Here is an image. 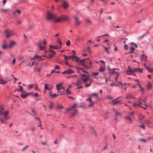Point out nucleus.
<instances>
[{
	"label": "nucleus",
	"instance_id": "nucleus-1",
	"mask_svg": "<svg viewBox=\"0 0 153 153\" xmlns=\"http://www.w3.org/2000/svg\"><path fill=\"white\" fill-rule=\"evenodd\" d=\"M0 107L1 108L0 110V115H3L4 119L7 120L10 118V117L8 115L9 112V111H4V108L2 107L1 105H0Z\"/></svg>",
	"mask_w": 153,
	"mask_h": 153
},
{
	"label": "nucleus",
	"instance_id": "nucleus-2",
	"mask_svg": "<svg viewBox=\"0 0 153 153\" xmlns=\"http://www.w3.org/2000/svg\"><path fill=\"white\" fill-rule=\"evenodd\" d=\"M56 15L52 13L50 11H48L47 13L46 18L49 21H54L55 19Z\"/></svg>",
	"mask_w": 153,
	"mask_h": 153
},
{
	"label": "nucleus",
	"instance_id": "nucleus-3",
	"mask_svg": "<svg viewBox=\"0 0 153 153\" xmlns=\"http://www.w3.org/2000/svg\"><path fill=\"white\" fill-rule=\"evenodd\" d=\"M86 60V59H79V62H80L81 65L84 67L86 69H91V67H89L85 63V60Z\"/></svg>",
	"mask_w": 153,
	"mask_h": 153
},
{
	"label": "nucleus",
	"instance_id": "nucleus-4",
	"mask_svg": "<svg viewBox=\"0 0 153 153\" xmlns=\"http://www.w3.org/2000/svg\"><path fill=\"white\" fill-rule=\"evenodd\" d=\"M81 79L84 83H86L89 79V76L83 74H81Z\"/></svg>",
	"mask_w": 153,
	"mask_h": 153
},
{
	"label": "nucleus",
	"instance_id": "nucleus-5",
	"mask_svg": "<svg viewBox=\"0 0 153 153\" xmlns=\"http://www.w3.org/2000/svg\"><path fill=\"white\" fill-rule=\"evenodd\" d=\"M42 43L43 42L42 40L39 41L38 46L39 47L40 50H44L46 47L45 46H42Z\"/></svg>",
	"mask_w": 153,
	"mask_h": 153
},
{
	"label": "nucleus",
	"instance_id": "nucleus-6",
	"mask_svg": "<svg viewBox=\"0 0 153 153\" xmlns=\"http://www.w3.org/2000/svg\"><path fill=\"white\" fill-rule=\"evenodd\" d=\"M35 59H37L39 61H42L44 60L43 59L41 58V56L37 55H35L33 57L31 58V59L32 60H34Z\"/></svg>",
	"mask_w": 153,
	"mask_h": 153
},
{
	"label": "nucleus",
	"instance_id": "nucleus-7",
	"mask_svg": "<svg viewBox=\"0 0 153 153\" xmlns=\"http://www.w3.org/2000/svg\"><path fill=\"white\" fill-rule=\"evenodd\" d=\"M4 33L5 34V37L8 38L11 36V30L9 29L6 30L4 31Z\"/></svg>",
	"mask_w": 153,
	"mask_h": 153
},
{
	"label": "nucleus",
	"instance_id": "nucleus-8",
	"mask_svg": "<svg viewBox=\"0 0 153 153\" xmlns=\"http://www.w3.org/2000/svg\"><path fill=\"white\" fill-rule=\"evenodd\" d=\"M74 20L76 25H78L80 23V22L79 21V18L77 16L74 17Z\"/></svg>",
	"mask_w": 153,
	"mask_h": 153
},
{
	"label": "nucleus",
	"instance_id": "nucleus-9",
	"mask_svg": "<svg viewBox=\"0 0 153 153\" xmlns=\"http://www.w3.org/2000/svg\"><path fill=\"white\" fill-rule=\"evenodd\" d=\"M113 111L115 113V114L116 116L118 117H120L121 116V113L117 111V110L115 108H113Z\"/></svg>",
	"mask_w": 153,
	"mask_h": 153
},
{
	"label": "nucleus",
	"instance_id": "nucleus-10",
	"mask_svg": "<svg viewBox=\"0 0 153 153\" xmlns=\"http://www.w3.org/2000/svg\"><path fill=\"white\" fill-rule=\"evenodd\" d=\"M10 80L11 79H9L7 80L6 81H5L2 78H0V84L2 85H4V84L7 83L8 81Z\"/></svg>",
	"mask_w": 153,
	"mask_h": 153
},
{
	"label": "nucleus",
	"instance_id": "nucleus-11",
	"mask_svg": "<svg viewBox=\"0 0 153 153\" xmlns=\"http://www.w3.org/2000/svg\"><path fill=\"white\" fill-rule=\"evenodd\" d=\"M121 97H119L117 98L115 100H114L113 101H112L111 102V103H113V105H115V104L117 103L118 102H119L120 101V100H117L120 98Z\"/></svg>",
	"mask_w": 153,
	"mask_h": 153
},
{
	"label": "nucleus",
	"instance_id": "nucleus-12",
	"mask_svg": "<svg viewBox=\"0 0 153 153\" xmlns=\"http://www.w3.org/2000/svg\"><path fill=\"white\" fill-rule=\"evenodd\" d=\"M118 70V69L117 68H114L112 69H108V70L109 71V74H113L114 73H116V72H115L114 71L115 70Z\"/></svg>",
	"mask_w": 153,
	"mask_h": 153
},
{
	"label": "nucleus",
	"instance_id": "nucleus-13",
	"mask_svg": "<svg viewBox=\"0 0 153 153\" xmlns=\"http://www.w3.org/2000/svg\"><path fill=\"white\" fill-rule=\"evenodd\" d=\"M50 48H53L54 49H59L61 48V46H52L50 45L49 46Z\"/></svg>",
	"mask_w": 153,
	"mask_h": 153
},
{
	"label": "nucleus",
	"instance_id": "nucleus-14",
	"mask_svg": "<svg viewBox=\"0 0 153 153\" xmlns=\"http://www.w3.org/2000/svg\"><path fill=\"white\" fill-rule=\"evenodd\" d=\"M147 57L146 55H145L144 54H143L141 55V59L142 60L145 61L146 62V59L147 58Z\"/></svg>",
	"mask_w": 153,
	"mask_h": 153
},
{
	"label": "nucleus",
	"instance_id": "nucleus-15",
	"mask_svg": "<svg viewBox=\"0 0 153 153\" xmlns=\"http://www.w3.org/2000/svg\"><path fill=\"white\" fill-rule=\"evenodd\" d=\"M82 84V82L81 80L78 79L77 80V83H75L74 84L77 86H79L80 85Z\"/></svg>",
	"mask_w": 153,
	"mask_h": 153
},
{
	"label": "nucleus",
	"instance_id": "nucleus-16",
	"mask_svg": "<svg viewBox=\"0 0 153 153\" xmlns=\"http://www.w3.org/2000/svg\"><path fill=\"white\" fill-rule=\"evenodd\" d=\"M66 74H72L74 73V71L71 69H69L68 70H66Z\"/></svg>",
	"mask_w": 153,
	"mask_h": 153
},
{
	"label": "nucleus",
	"instance_id": "nucleus-17",
	"mask_svg": "<svg viewBox=\"0 0 153 153\" xmlns=\"http://www.w3.org/2000/svg\"><path fill=\"white\" fill-rule=\"evenodd\" d=\"M134 72H136L137 71H138L140 73L142 72V70L141 69H140L139 68H135L134 69Z\"/></svg>",
	"mask_w": 153,
	"mask_h": 153
},
{
	"label": "nucleus",
	"instance_id": "nucleus-18",
	"mask_svg": "<svg viewBox=\"0 0 153 153\" xmlns=\"http://www.w3.org/2000/svg\"><path fill=\"white\" fill-rule=\"evenodd\" d=\"M133 72H134V70L130 69V70H127L126 71V73L127 74L130 75L131 74H133Z\"/></svg>",
	"mask_w": 153,
	"mask_h": 153
},
{
	"label": "nucleus",
	"instance_id": "nucleus-19",
	"mask_svg": "<svg viewBox=\"0 0 153 153\" xmlns=\"http://www.w3.org/2000/svg\"><path fill=\"white\" fill-rule=\"evenodd\" d=\"M62 83H59L58 84H57L56 85V88L57 90L59 91V90L60 89H61L62 88L61 87V86H62Z\"/></svg>",
	"mask_w": 153,
	"mask_h": 153
},
{
	"label": "nucleus",
	"instance_id": "nucleus-20",
	"mask_svg": "<svg viewBox=\"0 0 153 153\" xmlns=\"http://www.w3.org/2000/svg\"><path fill=\"white\" fill-rule=\"evenodd\" d=\"M19 87L20 88V89H16V90L15 91H17L18 92H19L21 91L22 93H26V92H24L22 88V86H20V85H19Z\"/></svg>",
	"mask_w": 153,
	"mask_h": 153
},
{
	"label": "nucleus",
	"instance_id": "nucleus-21",
	"mask_svg": "<svg viewBox=\"0 0 153 153\" xmlns=\"http://www.w3.org/2000/svg\"><path fill=\"white\" fill-rule=\"evenodd\" d=\"M16 44L15 42L14 41H12L10 42V43L9 44L8 47L9 48H11L13 46H14Z\"/></svg>",
	"mask_w": 153,
	"mask_h": 153
},
{
	"label": "nucleus",
	"instance_id": "nucleus-22",
	"mask_svg": "<svg viewBox=\"0 0 153 153\" xmlns=\"http://www.w3.org/2000/svg\"><path fill=\"white\" fill-rule=\"evenodd\" d=\"M68 4L66 3L65 2H63L62 3V6L65 9H67L68 7Z\"/></svg>",
	"mask_w": 153,
	"mask_h": 153
},
{
	"label": "nucleus",
	"instance_id": "nucleus-23",
	"mask_svg": "<svg viewBox=\"0 0 153 153\" xmlns=\"http://www.w3.org/2000/svg\"><path fill=\"white\" fill-rule=\"evenodd\" d=\"M48 85L49 86L48 87L47 84H45V85L44 89L45 90H47L48 91H50L51 89H49V86H51V85L50 84H49Z\"/></svg>",
	"mask_w": 153,
	"mask_h": 153
},
{
	"label": "nucleus",
	"instance_id": "nucleus-24",
	"mask_svg": "<svg viewBox=\"0 0 153 153\" xmlns=\"http://www.w3.org/2000/svg\"><path fill=\"white\" fill-rule=\"evenodd\" d=\"M62 21V19L61 17L59 18L58 19H56V16L55 19L54 21V22H59Z\"/></svg>",
	"mask_w": 153,
	"mask_h": 153
},
{
	"label": "nucleus",
	"instance_id": "nucleus-25",
	"mask_svg": "<svg viewBox=\"0 0 153 153\" xmlns=\"http://www.w3.org/2000/svg\"><path fill=\"white\" fill-rule=\"evenodd\" d=\"M50 96L52 98H53L55 97H57L58 95L56 94H52L51 92H50Z\"/></svg>",
	"mask_w": 153,
	"mask_h": 153
},
{
	"label": "nucleus",
	"instance_id": "nucleus-26",
	"mask_svg": "<svg viewBox=\"0 0 153 153\" xmlns=\"http://www.w3.org/2000/svg\"><path fill=\"white\" fill-rule=\"evenodd\" d=\"M130 49L131 51L128 52V53H131L134 52V51L135 50V48L134 47H131L130 48Z\"/></svg>",
	"mask_w": 153,
	"mask_h": 153
},
{
	"label": "nucleus",
	"instance_id": "nucleus-27",
	"mask_svg": "<svg viewBox=\"0 0 153 153\" xmlns=\"http://www.w3.org/2000/svg\"><path fill=\"white\" fill-rule=\"evenodd\" d=\"M125 119L128 120L130 122H131L132 121V117H130V116H128L126 117L125 118Z\"/></svg>",
	"mask_w": 153,
	"mask_h": 153
},
{
	"label": "nucleus",
	"instance_id": "nucleus-28",
	"mask_svg": "<svg viewBox=\"0 0 153 153\" xmlns=\"http://www.w3.org/2000/svg\"><path fill=\"white\" fill-rule=\"evenodd\" d=\"M129 98H135L133 96V95L131 94H129L128 95H127L126 96V98L128 99Z\"/></svg>",
	"mask_w": 153,
	"mask_h": 153
},
{
	"label": "nucleus",
	"instance_id": "nucleus-29",
	"mask_svg": "<svg viewBox=\"0 0 153 153\" xmlns=\"http://www.w3.org/2000/svg\"><path fill=\"white\" fill-rule=\"evenodd\" d=\"M85 63L87 65V64L89 63L90 64V66H88L89 67H91V66L92 65V63L91 62L90 60L89 61H85Z\"/></svg>",
	"mask_w": 153,
	"mask_h": 153
},
{
	"label": "nucleus",
	"instance_id": "nucleus-30",
	"mask_svg": "<svg viewBox=\"0 0 153 153\" xmlns=\"http://www.w3.org/2000/svg\"><path fill=\"white\" fill-rule=\"evenodd\" d=\"M92 84V81L90 80V82L88 83H86L85 85V86L86 87H88L91 86Z\"/></svg>",
	"mask_w": 153,
	"mask_h": 153
},
{
	"label": "nucleus",
	"instance_id": "nucleus-31",
	"mask_svg": "<svg viewBox=\"0 0 153 153\" xmlns=\"http://www.w3.org/2000/svg\"><path fill=\"white\" fill-rule=\"evenodd\" d=\"M74 112L71 114V115L73 116H74L75 115L78 113V110L77 109L74 110Z\"/></svg>",
	"mask_w": 153,
	"mask_h": 153
},
{
	"label": "nucleus",
	"instance_id": "nucleus-32",
	"mask_svg": "<svg viewBox=\"0 0 153 153\" xmlns=\"http://www.w3.org/2000/svg\"><path fill=\"white\" fill-rule=\"evenodd\" d=\"M56 107L58 109H62L63 108V107L59 104H58L57 105Z\"/></svg>",
	"mask_w": 153,
	"mask_h": 153
},
{
	"label": "nucleus",
	"instance_id": "nucleus-33",
	"mask_svg": "<svg viewBox=\"0 0 153 153\" xmlns=\"http://www.w3.org/2000/svg\"><path fill=\"white\" fill-rule=\"evenodd\" d=\"M57 42L58 44L60 45V46L62 45V43L59 38H57Z\"/></svg>",
	"mask_w": 153,
	"mask_h": 153
},
{
	"label": "nucleus",
	"instance_id": "nucleus-34",
	"mask_svg": "<svg viewBox=\"0 0 153 153\" xmlns=\"http://www.w3.org/2000/svg\"><path fill=\"white\" fill-rule=\"evenodd\" d=\"M146 69L150 72H153V68H150L149 67H146Z\"/></svg>",
	"mask_w": 153,
	"mask_h": 153
},
{
	"label": "nucleus",
	"instance_id": "nucleus-35",
	"mask_svg": "<svg viewBox=\"0 0 153 153\" xmlns=\"http://www.w3.org/2000/svg\"><path fill=\"white\" fill-rule=\"evenodd\" d=\"M116 81L118 84V85H119V86L120 85H126V83H123L122 82H119V81H117H117Z\"/></svg>",
	"mask_w": 153,
	"mask_h": 153
},
{
	"label": "nucleus",
	"instance_id": "nucleus-36",
	"mask_svg": "<svg viewBox=\"0 0 153 153\" xmlns=\"http://www.w3.org/2000/svg\"><path fill=\"white\" fill-rule=\"evenodd\" d=\"M34 27V25H29L28 27L27 30H30L32 29Z\"/></svg>",
	"mask_w": 153,
	"mask_h": 153
},
{
	"label": "nucleus",
	"instance_id": "nucleus-37",
	"mask_svg": "<svg viewBox=\"0 0 153 153\" xmlns=\"http://www.w3.org/2000/svg\"><path fill=\"white\" fill-rule=\"evenodd\" d=\"M66 93L68 94H71V91L69 90V88H67L66 90Z\"/></svg>",
	"mask_w": 153,
	"mask_h": 153
},
{
	"label": "nucleus",
	"instance_id": "nucleus-38",
	"mask_svg": "<svg viewBox=\"0 0 153 153\" xmlns=\"http://www.w3.org/2000/svg\"><path fill=\"white\" fill-rule=\"evenodd\" d=\"M152 87V85L150 84V82H149L148 85H147V89H149L151 88Z\"/></svg>",
	"mask_w": 153,
	"mask_h": 153
},
{
	"label": "nucleus",
	"instance_id": "nucleus-39",
	"mask_svg": "<svg viewBox=\"0 0 153 153\" xmlns=\"http://www.w3.org/2000/svg\"><path fill=\"white\" fill-rule=\"evenodd\" d=\"M62 21H65L67 19V18L64 16H61Z\"/></svg>",
	"mask_w": 153,
	"mask_h": 153
},
{
	"label": "nucleus",
	"instance_id": "nucleus-40",
	"mask_svg": "<svg viewBox=\"0 0 153 153\" xmlns=\"http://www.w3.org/2000/svg\"><path fill=\"white\" fill-rule=\"evenodd\" d=\"M111 86H119V85H117L116 84V82H113L111 84Z\"/></svg>",
	"mask_w": 153,
	"mask_h": 153
},
{
	"label": "nucleus",
	"instance_id": "nucleus-41",
	"mask_svg": "<svg viewBox=\"0 0 153 153\" xmlns=\"http://www.w3.org/2000/svg\"><path fill=\"white\" fill-rule=\"evenodd\" d=\"M144 118V116L141 114H140L139 117V119L140 120H142Z\"/></svg>",
	"mask_w": 153,
	"mask_h": 153
},
{
	"label": "nucleus",
	"instance_id": "nucleus-42",
	"mask_svg": "<svg viewBox=\"0 0 153 153\" xmlns=\"http://www.w3.org/2000/svg\"><path fill=\"white\" fill-rule=\"evenodd\" d=\"M77 105V103H75L74 105H73L71 106V108H72L73 110L75 109L74 108L76 107V106Z\"/></svg>",
	"mask_w": 153,
	"mask_h": 153
},
{
	"label": "nucleus",
	"instance_id": "nucleus-43",
	"mask_svg": "<svg viewBox=\"0 0 153 153\" xmlns=\"http://www.w3.org/2000/svg\"><path fill=\"white\" fill-rule=\"evenodd\" d=\"M90 103L88 105V107H90L93 106L94 104V102L92 101L91 102H90Z\"/></svg>",
	"mask_w": 153,
	"mask_h": 153
},
{
	"label": "nucleus",
	"instance_id": "nucleus-44",
	"mask_svg": "<svg viewBox=\"0 0 153 153\" xmlns=\"http://www.w3.org/2000/svg\"><path fill=\"white\" fill-rule=\"evenodd\" d=\"M91 133L93 134L95 136H97V134L96 131H94V129H93L91 131Z\"/></svg>",
	"mask_w": 153,
	"mask_h": 153
},
{
	"label": "nucleus",
	"instance_id": "nucleus-45",
	"mask_svg": "<svg viewBox=\"0 0 153 153\" xmlns=\"http://www.w3.org/2000/svg\"><path fill=\"white\" fill-rule=\"evenodd\" d=\"M53 102H51L50 103V104L49 105V108L50 109H51L53 108Z\"/></svg>",
	"mask_w": 153,
	"mask_h": 153
},
{
	"label": "nucleus",
	"instance_id": "nucleus-46",
	"mask_svg": "<svg viewBox=\"0 0 153 153\" xmlns=\"http://www.w3.org/2000/svg\"><path fill=\"white\" fill-rule=\"evenodd\" d=\"M105 69L104 68L101 67L99 68V71L100 72H102L104 71L105 70Z\"/></svg>",
	"mask_w": 153,
	"mask_h": 153
},
{
	"label": "nucleus",
	"instance_id": "nucleus-47",
	"mask_svg": "<svg viewBox=\"0 0 153 153\" xmlns=\"http://www.w3.org/2000/svg\"><path fill=\"white\" fill-rule=\"evenodd\" d=\"M78 70H80L82 71L84 73H86L87 74H88V72L84 71L82 68H79L78 69Z\"/></svg>",
	"mask_w": 153,
	"mask_h": 153
},
{
	"label": "nucleus",
	"instance_id": "nucleus-48",
	"mask_svg": "<svg viewBox=\"0 0 153 153\" xmlns=\"http://www.w3.org/2000/svg\"><path fill=\"white\" fill-rule=\"evenodd\" d=\"M103 11V9L102 8H101L100 9V15L99 16V17H100L102 13V12Z\"/></svg>",
	"mask_w": 153,
	"mask_h": 153
},
{
	"label": "nucleus",
	"instance_id": "nucleus-49",
	"mask_svg": "<svg viewBox=\"0 0 153 153\" xmlns=\"http://www.w3.org/2000/svg\"><path fill=\"white\" fill-rule=\"evenodd\" d=\"M100 1L104 3V4H106L107 2V0H100Z\"/></svg>",
	"mask_w": 153,
	"mask_h": 153
},
{
	"label": "nucleus",
	"instance_id": "nucleus-50",
	"mask_svg": "<svg viewBox=\"0 0 153 153\" xmlns=\"http://www.w3.org/2000/svg\"><path fill=\"white\" fill-rule=\"evenodd\" d=\"M87 51L90 53H91V52L90 50V48L89 47H88L87 48Z\"/></svg>",
	"mask_w": 153,
	"mask_h": 153
},
{
	"label": "nucleus",
	"instance_id": "nucleus-51",
	"mask_svg": "<svg viewBox=\"0 0 153 153\" xmlns=\"http://www.w3.org/2000/svg\"><path fill=\"white\" fill-rule=\"evenodd\" d=\"M131 45L132 46H134L136 48L137 47V46L136 44L134 42H131Z\"/></svg>",
	"mask_w": 153,
	"mask_h": 153
},
{
	"label": "nucleus",
	"instance_id": "nucleus-52",
	"mask_svg": "<svg viewBox=\"0 0 153 153\" xmlns=\"http://www.w3.org/2000/svg\"><path fill=\"white\" fill-rule=\"evenodd\" d=\"M21 97L23 98H25L27 97L26 94H21Z\"/></svg>",
	"mask_w": 153,
	"mask_h": 153
},
{
	"label": "nucleus",
	"instance_id": "nucleus-53",
	"mask_svg": "<svg viewBox=\"0 0 153 153\" xmlns=\"http://www.w3.org/2000/svg\"><path fill=\"white\" fill-rule=\"evenodd\" d=\"M139 140L142 141L143 143H146L147 141V140L143 139H140Z\"/></svg>",
	"mask_w": 153,
	"mask_h": 153
},
{
	"label": "nucleus",
	"instance_id": "nucleus-54",
	"mask_svg": "<svg viewBox=\"0 0 153 153\" xmlns=\"http://www.w3.org/2000/svg\"><path fill=\"white\" fill-rule=\"evenodd\" d=\"M116 73L117 74V76L115 77V80L116 81H117L119 76V74L118 73Z\"/></svg>",
	"mask_w": 153,
	"mask_h": 153
},
{
	"label": "nucleus",
	"instance_id": "nucleus-55",
	"mask_svg": "<svg viewBox=\"0 0 153 153\" xmlns=\"http://www.w3.org/2000/svg\"><path fill=\"white\" fill-rule=\"evenodd\" d=\"M91 95L92 97H97V94L96 93H94L91 94Z\"/></svg>",
	"mask_w": 153,
	"mask_h": 153
},
{
	"label": "nucleus",
	"instance_id": "nucleus-56",
	"mask_svg": "<svg viewBox=\"0 0 153 153\" xmlns=\"http://www.w3.org/2000/svg\"><path fill=\"white\" fill-rule=\"evenodd\" d=\"M86 101H88L90 102H91L93 101L91 100V97H90L88 99H87L86 100Z\"/></svg>",
	"mask_w": 153,
	"mask_h": 153
},
{
	"label": "nucleus",
	"instance_id": "nucleus-57",
	"mask_svg": "<svg viewBox=\"0 0 153 153\" xmlns=\"http://www.w3.org/2000/svg\"><path fill=\"white\" fill-rule=\"evenodd\" d=\"M34 63H35V62H33L32 63V64L31 65L30 63H29L28 64H27V66H30V67H31L32 66H33Z\"/></svg>",
	"mask_w": 153,
	"mask_h": 153
},
{
	"label": "nucleus",
	"instance_id": "nucleus-58",
	"mask_svg": "<svg viewBox=\"0 0 153 153\" xmlns=\"http://www.w3.org/2000/svg\"><path fill=\"white\" fill-rule=\"evenodd\" d=\"M75 55H73V56H68V58L69 59H73L74 58H75Z\"/></svg>",
	"mask_w": 153,
	"mask_h": 153
},
{
	"label": "nucleus",
	"instance_id": "nucleus-59",
	"mask_svg": "<svg viewBox=\"0 0 153 153\" xmlns=\"http://www.w3.org/2000/svg\"><path fill=\"white\" fill-rule=\"evenodd\" d=\"M53 73H59V71H56L53 70H52L51 71V74H52Z\"/></svg>",
	"mask_w": 153,
	"mask_h": 153
},
{
	"label": "nucleus",
	"instance_id": "nucleus-60",
	"mask_svg": "<svg viewBox=\"0 0 153 153\" xmlns=\"http://www.w3.org/2000/svg\"><path fill=\"white\" fill-rule=\"evenodd\" d=\"M102 47H103V48H105V50L107 51V53H109V52L108 51V49H107V48L105 47L104 46H103V45L102 46Z\"/></svg>",
	"mask_w": 153,
	"mask_h": 153
},
{
	"label": "nucleus",
	"instance_id": "nucleus-61",
	"mask_svg": "<svg viewBox=\"0 0 153 153\" xmlns=\"http://www.w3.org/2000/svg\"><path fill=\"white\" fill-rule=\"evenodd\" d=\"M145 36V34H143L142 35L139 37L138 39H140L143 38Z\"/></svg>",
	"mask_w": 153,
	"mask_h": 153
},
{
	"label": "nucleus",
	"instance_id": "nucleus-62",
	"mask_svg": "<svg viewBox=\"0 0 153 153\" xmlns=\"http://www.w3.org/2000/svg\"><path fill=\"white\" fill-rule=\"evenodd\" d=\"M2 48L3 49H5L7 48V46L6 45H2Z\"/></svg>",
	"mask_w": 153,
	"mask_h": 153
},
{
	"label": "nucleus",
	"instance_id": "nucleus-63",
	"mask_svg": "<svg viewBox=\"0 0 153 153\" xmlns=\"http://www.w3.org/2000/svg\"><path fill=\"white\" fill-rule=\"evenodd\" d=\"M66 45L68 46H69L70 45V42L69 41V40H68L66 43Z\"/></svg>",
	"mask_w": 153,
	"mask_h": 153
},
{
	"label": "nucleus",
	"instance_id": "nucleus-64",
	"mask_svg": "<svg viewBox=\"0 0 153 153\" xmlns=\"http://www.w3.org/2000/svg\"><path fill=\"white\" fill-rule=\"evenodd\" d=\"M99 73L98 72L93 73V75L95 77V76H97L98 75Z\"/></svg>",
	"mask_w": 153,
	"mask_h": 153
}]
</instances>
